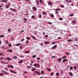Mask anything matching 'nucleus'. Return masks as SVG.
Returning a JSON list of instances; mask_svg holds the SVG:
<instances>
[{
    "label": "nucleus",
    "mask_w": 78,
    "mask_h": 78,
    "mask_svg": "<svg viewBox=\"0 0 78 78\" xmlns=\"http://www.w3.org/2000/svg\"><path fill=\"white\" fill-rule=\"evenodd\" d=\"M22 59H21L20 61H18V63H19V64H20V63L22 62Z\"/></svg>",
    "instance_id": "obj_21"
},
{
    "label": "nucleus",
    "mask_w": 78,
    "mask_h": 78,
    "mask_svg": "<svg viewBox=\"0 0 78 78\" xmlns=\"http://www.w3.org/2000/svg\"><path fill=\"white\" fill-rule=\"evenodd\" d=\"M20 56L21 58H24V56L22 55H20Z\"/></svg>",
    "instance_id": "obj_58"
},
{
    "label": "nucleus",
    "mask_w": 78,
    "mask_h": 78,
    "mask_svg": "<svg viewBox=\"0 0 78 78\" xmlns=\"http://www.w3.org/2000/svg\"><path fill=\"white\" fill-rule=\"evenodd\" d=\"M13 11H15V12H16V11H17V10L14 9H13Z\"/></svg>",
    "instance_id": "obj_55"
},
{
    "label": "nucleus",
    "mask_w": 78,
    "mask_h": 78,
    "mask_svg": "<svg viewBox=\"0 0 78 78\" xmlns=\"http://www.w3.org/2000/svg\"><path fill=\"white\" fill-rule=\"evenodd\" d=\"M42 14L43 15H47V12L45 11H43V12H42Z\"/></svg>",
    "instance_id": "obj_5"
},
{
    "label": "nucleus",
    "mask_w": 78,
    "mask_h": 78,
    "mask_svg": "<svg viewBox=\"0 0 78 78\" xmlns=\"http://www.w3.org/2000/svg\"><path fill=\"white\" fill-rule=\"evenodd\" d=\"M60 6H61V8H64V7H65V6H64V5H60Z\"/></svg>",
    "instance_id": "obj_24"
},
{
    "label": "nucleus",
    "mask_w": 78,
    "mask_h": 78,
    "mask_svg": "<svg viewBox=\"0 0 78 78\" xmlns=\"http://www.w3.org/2000/svg\"><path fill=\"white\" fill-rule=\"evenodd\" d=\"M5 69L6 70H8V68H5Z\"/></svg>",
    "instance_id": "obj_56"
},
{
    "label": "nucleus",
    "mask_w": 78,
    "mask_h": 78,
    "mask_svg": "<svg viewBox=\"0 0 78 78\" xmlns=\"http://www.w3.org/2000/svg\"><path fill=\"white\" fill-rule=\"evenodd\" d=\"M54 75V73H53V72L51 73V76H53V75Z\"/></svg>",
    "instance_id": "obj_36"
},
{
    "label": "nucleus",
    "mask_w": 78,
    "mask_h": 78,
    "mask_svg": "<svg viewBox=\"0 0 78 78\" xmlns=\"http://www.w3.org/2000/svg\"><path fill=\"white\" fill-rule=\"evenodd\" d=\"M41 73H42V74H44V71H42L41 72Z\"/></svg>",
    "instance_id": "obj_41"
},
{
    "label": "nucleus",
    "mask_w": 78,
    "mask_h": 78,
    "mask_svg": "<svg viewBox=\"0 0 78 78\" xmlns=\"http://www.w3.org/2000/svg\"><path fill=\"white\" fill-rule=\"evenodd\" d=\"M56 47H57V45H55L51 48V49H54V48H56Z\"/></svg>",
    "instance_id": "obj_11"
},
{
    "label": "nucleus",
    "mask_w": 78,
    "mask_h": 78,
    "mask_svg": "<svg viewBox=\"0 0 78 78\" xmlns=\"http://www.w3.org/2000/svg\"><path fill=\"white\" fill-rule=\"evenodd\" d=\"M46 69H47V70H48V71H49V72H50V71H51V69H50V68H46Z\"/></svg>",
    "instance_id": "obj_20"
},
{
    "label": "nucleus",
    "mask_w": 78,
    "mask_h": 78,
    "mask_svg": "<svg viewBox=\"0 0 78 78\" xmlns=\"http://www.w3.org/2000/svg\"><path fill=\"white\" fill-rule=\"evenodd\" d=\"M57 16H58V17H60V15H59V14H58L57 15Z\"/></svg>",
    "instance_id": "obj_59"
},
{
    "label": "nucleus",
    "mask_w": 78,
    "mask_h": 78,
    "mask_svg": "<svg viewBox=\"0 0 78 78\" xmlns=\"http://www.w3.org/2000/svg\"><path fill=\"white\" fill-rule=\"evenodd\" d=\"M35 70H36V68H35L33 67L31 69V71L32 72H33V71H34Z\"/></svg>",
    "instance_id": "obj_12"
},
{
    "label": "nucleus",
    "mask_w": 78,
    "mask_h": 78,
    "mask_svg": "<svg viewBox=\"0 0 78 78\" xmlns=\"http://www.w3.org/2000/svg\"><path fill=\"white\" fill-rule=\"evenodd\" d=\"M10 68H11L12 69H14V66H13L11 65L10 66Z\"/></svg>",
    "instance_id": "obj_33"
},
{
    "label": "nucleus",
    "mask_w": 78,
    "mask_h": 78,
    "mask_svg": "<svg viewBox=\"0 0 78 78\" xmlns=\"http://www.w3.org/2000/svg\"><path fill=\"white\" fill-rule=\"evenodd\" d=\"M33 9H34V10H35V11H36V8L34 7H33Z\"/></svg>",
    "instance_id": "obj_23"
},
{
    "label": "nucleus",
    "mask_w": 78,
    "mask_h": 78,
    "mask_svg": "<svg viewBox=\"0 0 78 78\" xmlns=\"http://www.w3.org/2000/svg\"><path fill=\"white\" fill-rule=\"evenodd\" d=\"M56 75H57V76H59V73H57L56 74Z\"/></svg>",
    "instance_id": "obj_51"
},
{
    "label": "nucleus",
    "mask_w": 78,
    "mask_h": 78,
    "mask_svg": "<svg viewBox=\"0 0 78 78\" xmlns=\"http://www.w3.org/2000/svg\"><path fill=\"white\" fill-rule=\"evenodd\" d=\"M32 18H33V19H34V18H35V17H34V16H32Z\"/></svg>",
    "instance_id": "obj_57"
},
{
    "label": "nucleus",
    "mask_w": 78,
    "mask_h": 78,
    "mask_svg": "<svg viewBox=\"0 0 78 78\" xmlns=\"http://www.w3.org/2000/svg\"><path fill=\"white\" fill-rule=\"evenodd\" d=\"M49 43V41H45L44 42V44H48Z\"/></svg>",
    "instance_id": "obj_19"
},
{
    "label": "nucleus",
    "mask_w": 78,
    "mask_h": 78,
    "mask_svg": "<svg viewBox=\"0 0 78 78\" xmlns=\"http://www.w3.org/2000/svg\"><path fill=\"white\" fill-rule=\"evenodd\" d=\"M73 69V67L71 66L70 68V70H71V69Z\"/></svg>",
    "instance_id": "obj_50"
},
{
    "label": "nucleus",
    "mask_w": 78,
    "mask_h": 78,
    "mask_svg": "<svg viewBox=\"0 0 78 78\" xmlns=\"http://www.w3.org/2000/svg\"><path fill=\"white\" fill-rule=\"evenodd\" d=\"M72 40L71 39H69L68 40H67V42H71V41H72Z\"/></svg>",
    "instance_id": "obj_29"
},
{
    "label": "nucleus",
    "mask_w": 78,
    "mask_h": 78,
    "mask_svg": "<svg viewBox=\"0 0 78 78\" xmlns=\"http://www.w3.org/2000/svg\"><path fill=\"white\" fill-rule=\"evenodd\" d=\"M12 58L13 59H17V57L16 56H14Z\"/></svg>",
    "instance_id": "obj_22"
},
{
    "label": "nucleus",
    "mask_w": 78,
    "mask_h": 78,
    "mask_svg": "<svg viewBox=\"0 0 78 78\" xmlns=\"http://www.w3.org/2000/svg\"><path fill=\"white\" fill-rule=\"evenodd\" d=\"M24 39L23 38L21 40V41H24Z\"/></svg>",
    "instance_id": "obj_63"
},
{
    "label": "nucleus",
    "mask_w": 78,
    "mask_h": 78,
    "mask_svg": "<svg viewBox=\"0 0 78 78\" xmlns=\"http://www.w3.org/2000/svg\"><path fill=\"white\" fill-rule=\"evenodd\" d=\"M38 16L39 18H41V16H42V15H41L39 14Z\"/></svg>",
    "instance_id": "obj_27"
},
{
    "label": "nucleus",
    "mask_w": 78,
    "mask_h": 78,
    "mask_svg": "<svg viewBox=\"0 0 78 78\" xmlns=\"http://www.w3.org/2000/svg\"><path fill=\"white\" fill-rule=\"evenodd\" d=\"M13 9H12V8L9 9L10 10H13Z\"/></svg>",
    "instance_id": "obj_64"
},
{
    "label": "nucleus",
    "mask_w": 78,
    "mask_h": 78,
    "mask_svg": "<svg viewBox=\"0 0 78 78\" xmlns=\"http://www.w3.org/2000/svg\"><path fill=\"white\" fill-rule=\"evenodd\" d=\"M36 3L37 4V5H39V2L38 0H36Z\"/></svg>",
    "instance_id": "obj_4"
},
{
    "label": "nucleus",
    "mask_w": 78,
    "mask_h": 78,
    "mask_svg": "<svg viewBox=\"0 0 78 78\" xmlns=\"http://www.w3.org/2000/svg\"><path fill=\"white\" fill-rule=\"evenodd\" d=\"M1 72H3V73H5L6 75H8V72L5 71L4 70H1Z\"/></svg>",
    "instance_id": "obj_3"
},
{
    "label": "nucleus",
    "mask_w": 78,
    "mask_h": 78,
    "mask_svg": "<svg viewBox=\"0 0 78 78\" xmlns=\"http://www.w3.org/2000/svg\"><path fill=\"white\" fill-rule=\"evenodd\" d=\"M22 44L21 43H20L19 44H16L15 45V46H19V45H21Z\"/></svg>",
    "instance_id": "obj_9"
},
{
    "label": "nucleus",
    "mask_w": 78,
    "mask_h": 78,
    "mask_svg": "<svg viewBox=\"0 0 78 78\" xmlns=\"http://www.w3.org/2000/svg\"><path fill=\"white\" fill-rule=\"evenodd\" d=\"M74 15V14H73L71 15H70L69 16H70V17H72V16H73Z\"/></svg>",
    "instance_id": "obj_37"
},
{
    "label": "nucleus",
    "mask_w": 78,
    "mask_h": 78,
    "mask_svg": "<svg viewBox=\"0 0 78 78\" xmlns=\"http://www.w3.org/2000/svg\"><path fill=\"white\" fill-rule=\"evenodd\" d=\"M28 68H30V69H31V66H28L27 67V69H28Z\"/></svg>",
    "instance_id": "obj_40"
},
{
    "label": "nucleus",
    "mask_w": 78,
    "mask_h": 78,
    "mask_svg": "<svg viewBox=\"0 0 78 78\" xmlns=\"http://www.w3.org/2000/svg\"><path fill=\"white\" fill-rule=\"evenodd\" d=\"M48 24H50V25H52V23L51 22H48Z\"/></svg>",
    "instance_id": "obj_30"
},
{
    "label": "nucleus",
    "mask_w": 78,
    "mask_h": 78,
    "mask_svg": "<svg viewBox=\"0 0 78 78\" xmlns=\"http://www.w3.org/2000/svg\"><path fill=\"white\" fill-rule=\"evenodd\" d=\"M37 60H40V59H41V58L37 57Z\"/></svg>",
    "instance_id": "obj_44"
},
{
    "label": "nucleus",
    "mask_w": 78,
    "mask_h": 78,
    "mask_svg": "<svg viewBox=\"0 0 78 78\" xmlns=\"http://www.w3.org/2000/svg\"><path fill=\"white\" fill-rule=\"evenodd\" d=\"M24 73H28V72L27 71H24Z\"/></svg>",
    "instance_id": "obj_54"
},
{
    "label": "nucleus",
    "mask_w": 78,
    "mask_h": 78,
    "mask_svg": "<svg viewBox=\"0 0 78 78\" xmlns=\"http://www.w3.org/2000/svg\"><path fill=\"white\" fill-rule=\"evenodd\" d=\"M58 62H61V58H59L58 59Z\"/></svg>",
    "instance_id": "obj_14"
},
{
    "label": "nucleus",
    "mask_w": 78,
    "mask_h": 78,
    "mask_svg": "<svg viewBox=\"0 0 78 78\" xmlns=\"http://www.w3.org/2000/svg\"><path fill=\"white\" fill-rule=\"evenodd\" d=\"M5 59L4 57H1L0 58V59Z\"/></svg>",
    "instance_id": "obj_48"
},
{
    "label": "nucleus",
    "mask_w": 78,
    "mask_h": 78,
    "mask_svg": "<svg viewBox=\"0 0 78 78\" xmlns=\"http://www.w3.org/2000/svg\"><path fill=\"white\" fill-rule=\"evenodd\" d=\"M39 1L40 3H41V4H42V5H43V4H44L42 0H39Z\"/></svg>",
    "instance_id": "obj_10"
},
{
    "label": "nucleus",
    "mask_w": 78,
    "mask_h": 78,
    "mask_svg": "<svg viewBox=\"0 0 78 78\" xmlns=\"http://www.w3.org/2000/svg\"><path fill=\"white\" fill-rule=\"evenodd\" d=\"M65 53L66 54H67V55H69V53L68 52H66Z\"/></svg>",
    "instance_id": "obj_53"
},
{
    "label": "nucleus",
    "mask_w": 78,
    "mask_h": 78,
    "mask_svg": "<svg viewBox=\"0 0 78 78\" xmlns=\"http://www.w3.org/2000/svg\"><path fill=\"white\" fill-rule=\"evenodd\" d=\"M26 39H27V40H30V37H26Z\"/></svg>",
    "instance_id": "obj_31"
},
{
    "label": "nucleus",
    "mask_w": 78,
    "mask_h": 78,
    "mask_svg": "<svg viewBox=\"0 0 78 78\" xmlns=\"http://www.w3.org/2000/svg\"><path fill=\"white\" fill-rule=\"evenodd\" d=\"M1 5L2 6H2H4V5L3 4H2V3H1Z\"/></svg>",
    "instance_id": "obj_49"
},
{
    "label": "nucleus",
    "mask_w": 78,
    "mask_h": 78,
    "mask_svg": "<svg viewBox=\"0 0 78 78\" xmlns=\"http://www.w3.org/2000/svg\"><path fill=\"white\" fill-rule=\"evenodd\" d=\"M31 37L33 38V39H34L35 40H36V38H35V37L33 36L32 35H31Z\"/></svg>",
    "instance_id": "obj_26"
},
{
    "label": "nucleus",
    "mask_w": 78,
    "mask_h": 78,
    "mask_svg": "<svg viewBox=\"0 0 78 78\" xmlns=\"http://www.w3.org/2000/svg\"><path fill=\"white\" fill-rule=\"evenodd\" d=\"M23 20H25L26 21H27V18H23Z\"/></svg>",
    "instance_id": "obj_42"
},
{
    "label": "nucleus",
    "mask_w": 78,
    "mask_h": 78,
    "mask_svg": "<svg viewBox=\"0 0 78 78\" xmlns=\"http://www.w3.org/2000/svg\"><path fill=\"white\" fill-rule=\"evenodd\" d=\"M71 22L72 23H76V21H75V20H73Z\"/></svg>",
    "instance_id": "obj_18"
},
{
    "label": "nucleus",
    "mask_w": 78,
    "mask_h": 78,
    "mask_svg": "<svg viewBox=\"0 0 78 78\" xmlns=\"http://www.w3.org/2000/svg\"><path fill=\"white\" fill-rule=\"evenodd\" d=\"M55 10H56V11H61V9L57 8V9H56Z\"/></svg>",
    "instance_id": "obj_25"
},
{
    "label": "nucleus",
    "mask_w": 78,
    "mask_h": 78,
    "mask_svg": "<svg viewBox=\"0 0 78 78\" xmlns=\"http://www.w3.org/2000/svg\"><path fill=\"white\" fill-rule=\"evenodd\" d=\"M10 72H12L13 73H14V74H16V72L14 71H12V70H10Z\"/></svg>",
    "instance_id": "obj_8"
},
{
    "label": "nucleus",
    "mask_w": 78,
    "mask_h": 78,
    "mask_svg": "<svg viewBox=\"0 0 78 78\" xmlns=\"http://www.w3.org/2000/svg\"><path fill=\"white\" fill-rule=\"evenodd\" d=\"M11 29H9L8 30V31L9 32H11Z\"/></svg>",
    "instance_id": "obj_38"
},
{
    "label": "nucleus",
    "mask_w": 78,
    "mask_h": 78,
    "mask_svg": "<svg viewBox=\"0 0 78 78\" xmlns=\"http://www.w3.org/2000/svg\"><path fill=\"white\" fill-rule=\"evenodd\" d=\"M33 58H36V55H33Z\"/></svg>",
    "instance_id": "obj_43"
},
{
    "label": "nucleus",
    "mask_w": 78,
    "mask_h": 78,
    "mask_svg": "<svg viewBox=\"0 0 78 78\" xmlns=\"http://www.w3.org/2000/svg\"><path fill=\"white\" fill-rule=\"evenodd\" d=\"M29 43V41H26V44H27Z\"/></svg>",
    "instance_id": "obj_47"
},
{
    "label": "nucleus",
    "mask_w": 78,
    "mask_h": 78,
    "mask_svg": "<svg viewBox=\"0 0 78 78\" xmlns=\"http://www.w3.org/2000/svg\"><path fill=\"white\" fill-rule=\"evenodd\" d=\"M25 53H30V51L29 50L26 51H25Z\"/></svg>",
    "instance_id": "obj_15"
},
{
    "label": "nucleus",
    "mask_w": 78,
    "mask_h": 78,
    "mask_svg": "<svg viewBox=\"0 0 78 78\" xmlns=\"http://www.w3.org/2000/svg\"><path fill=\"white\" fill-rule=\"evenodd\" d=\"M3 73H0V76H3Z\"/></svg>",
    "instance_id": "obj_32"
},
{
    "label": "nucleus",
    "mask_w": 78,
    "mask_h": 78,
    "mask_svg": "<svg viewBox=\"0 0 78 78\" xmlns=\"http://www.w3.org/2000/svg\"><path fill=\"white\" fill-rule=\"evenodd\" d=\"M7 51H9V52H11V53H12V49H9V50H7Z\"/></svg>",
    "instance_id": "obj_17"
},
{
    "label": "nucleus",
    "mask_w": 78,
    "mask_h": 78,
    "mask_svg": "<svg viewBox=\"0 0 78 78\" xmlns=\"http://www.w3.org/2000/svg\"><path fill=\"white\" fill-rule=\"evenodd\" d=\"M69 75H71V76H73V74H72V73L71 72L69 73Z\"/></svg>",
    "instance_id": "obj_28"
},
{
    "label": "nucleus",
    "mask_w": 78,
    "mask_h": 78,
    "mask_svg": "<svg viewBox=\"0 0 78 78\" xmlns=\"http://www.w3.org/2000/svg\"><path fill=\"white\" fill-rule=\"evenodd\" d=\"M67 58V56H64L62 58V59H64L65 58Z\"/></svg>",
    "instance_id": "obj_35"
},
{
    "label": "nucleus",
    "mask_w": 78,
    "mask_h": 78,
    "mask_svg": "<svg viewBox=\"0 0 78 78\" xmlns=\"http://www.w3.org/2000/svg\"><path fill=\"white\" fill-rule=\"evenodd\" d=\"M33 66H34V67H37L38 68H39L40 66L39 64H34L33 65Z\"/></svg>",
    "instance_id": "obj_1"
},
{
    "label": "nucleus",
    "mask_w": 78,
    "mask_h": 78,
    "mask_svg": "<svg viewBox=\"0 0 78 78\" xmlns=\"http://www.w3.org/2000/svg\"><path fill=\"white\" fill-rule=\"evenodd\" d=\"M5 43V44H8V40L6 41Z\"/></svg>",
    "instance_id": "obj_45"
},
{
    "label": "nucleus",
    "mask_w": 78,
    "mask_h": 78,
    "mask_svg": "<svg viewBox=\"0 0 78 78\" xmlns=\"http://www.w3.org/2000/svg\"><path fill=\"white\" fill-rule=\"evenodd\" d=\"M35 73H36V74H37L38 75H41V73H40V72L39 71H35Z\"/></svg>",
    "instance_id": "obj_2"
},
{
    "label": "nucleus",
    "mask_w": 78,
    "mask_h": 78,
    "mask_svg": "<svg viewBox=\"0 0 78 78\" xmlns=\"http://www.w3.org/2000/svg\"><path fill=\"white\" fill-rule=\"evenodd\" d=\"M74 46H75L76 47H78V45L76 44H74Z\"/></svg>",
    "instance_id": "obj_52"
},
{
    "label": "nucleus",
    "mask_w": 78,
    "mask_h": 78,
    "mask_svg": "<svg viewBox=\"0 0 78 78\" xmlns=\"http://www.w3.org/2000/svg\"><path fill=\"white\" fill-rule=\"evenodd\" d=\"M6 59H7L8 60H9V61H11V60H12V59L9 57L6 58Z\"/></svg>",
    "instance_id": "obj_7"
},
{
    "label": "nucleus",
    "mask_w": 78,
    "mask_h": 78,
    "mask_svg": "<svg viewBox=\"0 0 78 78\" xmlns=\"http://www.w3.org/2000/svg\"><path fill=\"white\" fill-rule=\"evenodd\" d=\"M55 13L56 14H58V12L56 11L55 12Z\"/></svg>",
    "instance_id": "obj_60"
},
{
    "label": "nucleus",
    "mask_w": 78,
    "mask_h": 78,
    "mask_svg": "<svg viewBox=\"0 0 78 78\" xmlns=\"http://www.w3.org/2000/svg\"><path fill=\"white\" fill-rule=\"evenodd\" d=\"M48 37V35H45V37Z\"/></svg>",
    "instance_id": "obj_61"
},
{
    "label": "nucleus",
    "mask_w": 78,
    "mask_h": 78,
    "mask_svg": "<svg viewBox=\"0 0 78 78\" xmlns=\"http://www.w3.org/2000/svg\"><path fill=\"white\" fill-rule=\"evenodd\" d=\"M48 5H52V2L51 1H49L48 2Z\"/></svg>",
    "instance_id": "obj_6"
},
{
    "label": "nucleus",
    "mask_w": 78,
    "mask_h": 78,
    "mask_svg": "<svg viewBox=\"0 0 78 78\" xmlns=\"http://www.w3.org/2000/svg\"><path fill=\"white\" fill-rule=\"evenodd\" d=\"M50 16L51 17H52V18H54V14H51L50 15Z\"/></svg>",
    "instance_id": "obj_16"
},
{
    "label": "nucleus",
    "mask_w": 78,
    "mask_h": 78,
    "mask_svg": "<svg viewBox=\"0 0 78 78\" xmlns=\"http://www.w3.org/2000/svg\"><path fill=\"white\" fill-rule=\"evenodd\" d=\"M67 61V59H64L62 61V62H63L64 63V62H65L66 61Z\"/></svg>",
    "instance_id": "obj_13"
},
{
    "label": "nucleus",
    "mask_w": 78,
    "mask_h": 78,
    "mask_svg": "<svg viewBox=\"0 0 78 78\" xmlns=\"http://www.w3.org/2000/svg\"><path fill=\"white\" fill-rule=\"evenodd\" d=\"M9 47H11V44H9Z\"/></svg>",
    "instance_id": "obj_62"
},
{
    "label": "nucleus",
    "mask_w": 78,
    "mask_h": 78,
    "mask_svg": "<svg viewBox=\"0 0 78 78\" xmlns=\"http://www.w3.org/2000/svg\"><path fill=\"white\" fill-rule=\"evenodd\" d=\"M75 41H78V38H75Z\"/></svg>",
    "instance_id": "obj_46"
},
{
    "label": "nucleus",
    "mask_w": 78,
    "mask_h": 78,
    "mask_svg": "<svg viewBox=\"0 0 78 78\" xmlns=\"http://www.w3.org/2000/svg\"><path fill=\"white\" fill-rule=\"evenodd\" d=\"M4 36L3 35H0V37H4Z\"/></svg>",
    "instance_id": "obj_34"
},
{
    "label": "nucleus",
    "mask_w": 78,
    "mask_h": 78,
    "mask_svg": "<svg viewBox=\"0 0 78 78\" xmlns=\"http://www.w3.org/2000/svg\"><path fill=\"white\" fill-rule=\"evenodd\" d=\"M59 20H62V18L60 17L59 19Z\"/></svg>",
    "instance_id": "obj_39"
}]
</instances>
